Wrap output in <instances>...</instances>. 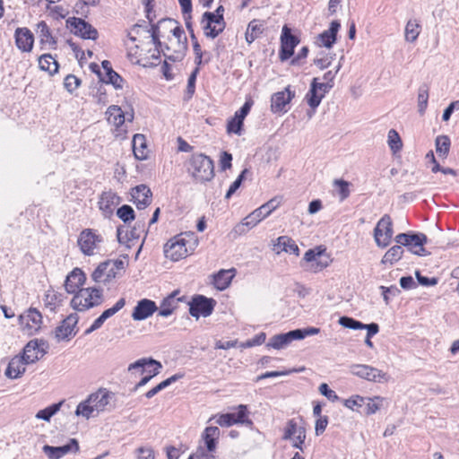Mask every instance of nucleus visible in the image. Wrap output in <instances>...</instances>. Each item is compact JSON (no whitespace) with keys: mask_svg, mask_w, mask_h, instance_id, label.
<instances>
[{"mask_svg":"<svg viewBox=\"0 0 459 459\" xmlns=\"http://www.w3.org/2000/svg\"><path fill=\"white\" fill-rule=\"evenodd\" d=\"M186 169L198 183L210 182L215 176L213 160L204 153H193L187 160Z\"/></svg>","mask_w":459,"mask_h":459,"instance_id":"obj_1","label":"nucleus"},{"mask_svg":"<svg viewBox=\"0 0 459 459\" xmlns=\"http://www.w3.org/2000/svg\"><path fill=\"white\" fill-rule=\"evenodd\" d=\"M198 241L193 232L181 233L169 239L164 246V254L172 261H178L186 257L189 251H193Z\"/></svg>","mask_w":459,"mask_h":459,"instance_id":"obj_2","label":"nucleus"},{"mask_svg":"<svg viewBox=\"0 0 459 459\" xmlns=\"http://www.w3.org/2000/svg\"><path fill=\"white\" fill-rule=\"evenodd\" d=\"M104 302L103 290L100 287L80 289L71 300V307L77 311L100 306Z\"/></svg>","mask_w":459,"mask_h":459,"instance_id":"obj_3","label":"nucleus"},{"mask_svg":"<svg viewBox=\"0 0 459 459\" xmlns=\"http://www.w3.org/2000/svg\"><path fill=\"white\" fill-rule=\"evenodd\" d=\"M320 329L317 327L298 328L288 333L272 336L267 343L268 347L281 350L287 347L294 340H302L307 336L317 334Z\"/></svg>","mask_w":459,"mask_h":459,"instance_id":"obj_4","label":"nucleus"},{"mask_svg":"<svg viewBox=\"0 0 459 459\" xmlns=\"http://www.w3.org/2000/svg\"><path fill=\"white\" fill-rule=\"evenodd\" d=\"M394 241L397 244L403 245V247H407V249L419 256H427L430 253L428 252L424 245L428 241V238L424 233L420 232H408V233H400L395 236Z\"/></svg>","mask_w":459,"mask_h":459,"instance_id":"obj_5","label":"nucleus"},{"mask_svg":"<svg viewBox=\"0 0 459 459\" xmlns=\"http://www.w3.org/2000/svg\"><path fill=\"white\" fill-rule=\"evenodd\" d=\"M169 32L174 37V39H169L171 46L174 47V53L169 56L164 54V56L172 62L181 61L187 51V38L185 30L177 23L169 28Z\"/></svg>","mask_w":459,"mask_h":459,"instance_id":"obj_6","label":"nucleus"},{"mask_svg":"<svg viewBox=\"0 0 459 459\" xmlns=\"http://www.w3.org/2000/svg\"><path fill=\"white\" fill-rule=\"evenodd\" d=\"M237 409V412L219 414L212 417L209 420L216 419V423L221 427H230L234 424H242L247 427L253 426V421L248 418L247 405L240 404Z\"/></svg>","mask_w":459,"mask_h":459,"instance_id":"obj_7","label":"nucleus"},{"mask_svg":"<svg viewBox=\"0 0 459 459\" xmlns=\"http://www.w3.org/2000/svg\"><path fill=\"white\" fill-rule=\"evenodd\" d=\"M329 265V258L324 257L323 251L315 249H308L300 262V266L304 271L309 273H318Z\"/></svg>","mask_w":459,"mask_h":459,"instance_id":"obj_8","label":"nucleus"},{"mask_svg":"<svg viewBox=\"0 0 459 459\" xmlns=\"http://www.w3.org/2000/svg\"><path fill=\"white\" fill-rule=\"evenodd\" d=\"M394 234L391 217L385 214L377 222L374 229V238L379 247H386L392 239Z\"/></svg>","mask_w":459,"mask_h":459,"instance_id":"obj_9","label":"nucleus"},{"mask_svg":"<svg viewBox=\"0 0 459 459\" xmlns=\"http://www.w3.org/2000/svg\"><path fill=\"white\" fill-rule=\"evenodd\" d=\"M67 27L71 32L85 39L95 40L98 39V30L89 22L82 18L71 17L66 21Z\"/></svg>","mask_w":459,"mask_h":459,"instance_id":"obj_10","label":"nucleus"},{"mask_svg":"<svg viewBox=\"0 0 459 459\" xmlns=\"http://www.w3.org/2000/svg\"><path fill=\"white\" fill-rule=\"evenodd\" d=\"M215 304L213 299L196 295L189 303V314L195 318L209 316L212 313Z\"/></svg>","mask_w":459,"mask_h":459,"instance_id":"obj_11","label":"nucleus"},{"mask_svg":"<svg viewBox=\"0 0 459 459\" xmlns=\"http://www.w3.org/2000/svg\"><path fill=\"white\" fill-rule=\"evenodd\" d=\"M299 39L291 33L290 28L284 25L281 35V48L279 57L281 61H286L294 54V48L299 45Z\"/></svg>","mask_w":459,"mask_h":459,"instance_id":"obj_12","label":"nucleus"},{"mask_svg":"<svg viewBox=\"0 0 459 459\" xmlns=\"http://www.w3.org/2000/svg\"><path fill=\"white\" fill-rule=\"evenodd\" d=\"M281 198L273 197L257 209L254 210L246 217L247 223L256 226L262 220L268 217L281 204Z\"/></svg>","mask_w":459,"mask_h":459,"instance_id":"obj_13","label":"nucleus"},{"mask_svg":"<svg viewBox=\"0 0 459 459\" xmlns=\"http://www.w3.org/2000/svg\"><path fill=\"white\" fill-rule=\"evenodd\" d=\"M48 348V344L44 340L34 339L30 341L22 351L25 362L29 364L35 363L47 353Z\"/></svg>","mask_w":459,"mask_h":459,"instance_id":"obj_14","label":"nucleus"},{"mask_svg":"<svg viewBox=\"0 0 459 459\" xmlns=\"http://www.w3.org/2000/svg\"><path fill=\"white\" fill-rule=\"evenodd\" d=\"M352 375L373 382H382L386 379V374L383 371L365 364H354L351 366Z\"/></svg>","mask_w":459,"mask_h":459,"instance_id":"obj_15","label":"nucleus"},{"mask_svg":"<svg viewBox=\"0 0 459 459\" xmlns=\"http://www.w3.org/2000/svg\"><path fill=\"white\" fill-rule=\"evenodd\" d=\"M79 317L76 313L70 314L66 316L55 330V337L58 342L70 340L77 333L75 330Z\"/></svg>","mask_w":459,"mask_h":459,"instance_id":"obj_16","label":"nucleus"},{"mask_svg":"<svg viewBox=\"0 0 459 459\" xmlns=\"http://www.w3.org/2000/svg\"><path fill=\"white\" fill-rule=\"evenodd\" d=\"M201 25L204 35L211 39L218 37L224 30L226 26L219 22V20L216 19L212 12L204 13L201 19Z\"/></svg>","mask_w":459,"mask_h":459,"instance_id":"obj_17","label":"nucleus"},{"mask_svg":"<svg viewBox=\"0 0 459 459\" xmlns=\"http://www.w3.org/2000/svg\"><path fill=\"white\" fill-rule=\"evenodd\" d=\"M79 443L75 438H71L69 443L61 446H51L45 445L43 452L48 459H60L69 453H77L79 451Z\"/></svg>","mask_w":459,"mask_h":459,"instance_id":"obj_18","label":"nucleus"},{"mask_svg":"<svg viewBox=\"0 0 459 459\" xmlns=\"http://www.w3.org/2000/svg\"><path fill=\"white\" fill-rule=\"evenodd\" d=\"M294 96L295 91H292L290 86L286 87L282 91L274 93L271 99V110L273 113L287 112L288 108L286 107Z\"/></svg>","mask_w":459,"mask_h":459,"instance_id":"obj_19","label":"nucleus"},{"mask_svg":"<svg viewBox=\"0 0 459 459\" xmlns=\"http://www.w3.org/2000/svg\"><path fill=\"white\" fill-rule=\"evenodd\" d=\"M20 325L27 328L30 334L34 333L40 328L42 316L36 308H30L19 316Z\"/></svg>","mask_w":459,"mask_h":459,"instance_id":"obj_20","label":"nucleus"},{"mask_svg":"<svg viewBox=\"0 0 459 459\" xmlns=\"http://www.w3.org/2000/svg\"><path fill=\"white\" fill-rule=\"evenodd\" d=\"M157 310L158 307L153 300L143 299L134 307L132 317L135 321H142L150 317Z\"/></svg>","mask_w":459,"mask_h":459,"instance_id":"obj_21","label":"nucleus"},{"mask_svg":"<svg viewBox=\"0 0 459 459\" xmlns=\"http://www.w3.org/2000/svg\"><path fill=\"white\" fill-rule=\"evenodd\" d=\"M341 28V23L338 21H333L330 23L328 30H324L316 39V44L318 47H325L331 48L337 39V33Z\"/></svg>","mask_w":459,"mask_h":459,"instance_id":"obj_22","label":"nucleus"},{"mask_svg":"<svg viewBox=\"0 0 459 459\" xmlns=\"http://www.w3.org/2000/svg\"><path fill=\"white\" fill-rule=\"evenodd\" d=\"M132 198L137 209H145L151 203L152 193L146 185H139L132 188Z\"/></svg>","mask_w":459,"mask_h":459,"instance_id":"obj_23","label":"nucleus"},{"mask_svg":"<svg viewBox=\"0 0 459 459\" xmlns=\"http://www.w3.org/2000/svg\"><path fill=\"white\" fill-rule=\"evenodd\" d=\"M100 241V237L91 230H83L78 238V245L84 255H91L96 247V243Z\"/></svg>","mask_w":459,"mask_h":459,"instance_id":"obj_24","label":"nucleus"},{"mask_svg":"<svg viewBox=\"0 0 459 459\" xmlns=\"http://www.w3.org/2000/svg\"><path fill=\"white\" fill-rule=\"evenodd\" d=\"M16 47L22 52H30L33 48L34 37L27 28H17L14 33Z\"/></svg>","mask_w":459,"mask_h":459,"instance_id":"obj_25","label":"nucleus"},{"mask_svg":"<svg viewBox=\"0 0 459 459\" xmlns=\"http://www.w3.org/2000/svg\"><path fill=\"white\" fill-rule=\"evenodd\" d=\"M117 277L112 266L108 261L100 263L91 274L92 280L97 283L108 284Z\"/></svg>","mask_w":459,"mask_h":459,"instance_id":"obj_26","label":"nucleus"},{"mask_svg":"<svg viewBox=\"0 0 459 459\" xmlns=\"http://www.w3.org/2000/svg\"><path fill=\"white\" fill-rule=\"evenodd\" d=\"M121 203V198L111 190L103 192L99 201L100 209L105 215H111L114 208Z\"/></svg>","mask_w":459,"mask_h":459,"instance_id":"obj_27","label":"nucleus"},{"mask_svg":"<svg viewBox=\"0 0 459 459\" xmlns=\"http://www.w3.org/2000/svg\"><path fill=\"white\" fill-rule=\"evenodd\" d=\"M85 281V274L84 273L79 269H74L65 279V288L68 293H74L82 289L81 287L83 285Z\"/></svg>","mask_w":459,"mask_h":459,"instance_id":"obj_28","label":"nucleus"},{"mask_svg":"<svg viewBox=\"0 0 459 459\" xmlns=\"http://www.w3.org/2000/svg\"><path fill=\"white\" fill-rule=\"evenodd\" d=\"M113 394L107 391L106 389H100L96 393L89 395L88 402L92 404L95 411H103L106 407L109 404L110 399L113 397Z\"/></svg>","mask_w":459,"mask_h":459,"instance_id":"obj_29","label":"nucleus"},{"mask_svg":"<svg viewBox=\"0 0 459 459\" xmlns=\"http://www.w3.org/2000/svg\"><path fill=\"white\" fill-rule=\"evenodd\" d=\"M24 357L22 355L14 356L10 361L5 370V375L9 378L16 379L25 372L26 365Z\"/></svg>","mask_w":459,"mask_h":459,"instance_id":"obj_30","label":"nucleus"},{"mask_svg":"<svg viewBox=\"0 0 459 459\" xmlns=\"http://www.w3.org/2000/svg\"><path fill=\"white\" fill-rule=\"evenodd\" d=\"M236 270L234 268L230 270H220L217 273L213 275V281L215 288L219 290H224L227 289L233 277L235 276Z\"/></svg>","mask_w":459,"mask_h":459,"instance_id":"obj_31","label":"nucleus"},{"mask_svg":"<svg viewBox=\"0 0 459 459\" xmlns=\"http://www.w3.org/2000/svg\"><path fill=\"white\" fill-rule=\"evenodd\" d=\"M153 368V375L157 376L160 373L162 365L160 361L153 359L152 358H143L140 359L134 363H131L128 366V371H132L133 369H141V372L143 373L146 370V368Z\"/></svg>","mask_w":459,"mask_h":459,"instance_id":"obj_32","label":"nucleus"},{"mask_svg":"<svg viewBox=\"0 0 459 459\" xmlns=\"http://www.w3.org/2000/svg\"><path fill=\"white\" fill-rule=\"evenodd\" d=\"M133 152L135 159L144 160L148 158L146 139L143 134H136L133 137Z\"/></svg>","mask_w":459,"mask_h":459,"instance_id":"obj_33","label":"nucleus"},{"mask_svg":"<svg viewBox=\"0 0 459 459\" xmlns=\"http://www.w3.org/2000/svg\"><path fill=\"white\" fill-rule=\"evenodd\" d=\"M177 294H178V290L172 292L162 300L158 316L167 317L173 313L174 309L177 307L178 302L180 300V299H176Z\"/></svg>","mask_w":459,"mask_h":459,"instance_id":"obj_34","label":"nucleus"},{"mask_svg":"<svg viewBox=\"0 0 459 459\" xmlns=\"http://www.w3.org/2000/svg\"><path fill=\"white\" fill-rule=\"evenodd\" d=\"M220 437V429L218 427L210 426L205 428L203 433V438L208 452H213L216 449L217 440Z\"/></svg>","mask_w":459,"mask_h":459,"instance_id":"obj_35","label":"nucleus"},{"mask_svg":"<svg viewBox=\"0 0 459 459\" xmlns=\"http://www.w3.org/2000/svg\"><path fill=\"white\" fill-rule=\"evenodd\" d=\"M264 22L256 19L248 23L245 35L248 44L253 43L264 32Z\"/></svg>","mask_w":459,"mask_h":459,"instance_id":"obj_36","label":"nucleus"},{"mask_svg":"<svg viewBox=\"0 0 459 459\" xmlns=\"http://www.w3.org/2000/svg\"><path fill=\"white\" fill-rule=\"evenodd\" d=\"M106 115L108 123L114 125L117 127L121 126L126 121L125 113L122 111L120 107L116 105L110 106L108 108Z\"/></svg>","mask_w":459,"mask_h":459,"instance_id":"obj_37","label":"nucleus"},{"mask_svg":"<svg viewBox=\"0 0 459 459\" xmlns=\"http://www.w3.org/2000/svg\"><path fill=\"white\" fill-rule=\"evenodd\" d=\"M403 245L397 244L393 246L382 257L381 264L393 265L403 257Z\"/></svg>","mask_w":459,"mask_h":459,"instance_id":"obj_38","label":"nucleus"},{"mask_svg":"<svg viewBox=\"0 0 459 459\" xmlns=\"http://www.w3.org/2000/svg\"><path fill=\"white\" fill-rule=\"evenodd\" d=\"M177 23L178 22L174 19L165 18L160 20L157 24H152L151 29L148 30L151 32L152 39H157V37H163L161 30H168L169 31V28Z\"/></svg>","mask_w":459,"mask_h":459,"instance_id":"obj_39","label":"nucleus"},{"mask_svg":"<svg viewBox=\"0 0 459 459\" xmlns=\"http://www.w3.org/2000/svg\"><path fill=\"white\" fill-rule=\"evenodd\" d=\"M39 66L41 70L47 71L49 74H54L58 70V63L50 54H43L39 57Z\"/></svg>","mask_w":459,"mask_h":459,"instance_id":"obj_40","label":"nucleus"},{"mask_svg":"<svg viewBox=\"0 0 459 459\" xmlns=\"http://www.w3.org/2000/svg\"><path fill=\"white\" fill-rule=\"evenodd\" d=\"M429 86L423 83L418 90V111L423 115L428 108Z\"/></svg>","mask_w":459,"mask_h":459,"instance_id":"obj_41","label":"nucleus"},{"mask_svg":"<svg viewBox=\"0 0 459 459\" xmlns=\"http://www.w3.org/2000/svg\"><path fill=\"white\" fill-rule=\"evenodd\" d=\"M277 246L290 254L299 255V248L293 239L287 236H281L277 238Z\"/></svg>","mask_w":459,"mask_h":459,"instance_id":"obj_42","label":"nucleus"},{"mask_svg":"<svg viewBox=\"0 0 459 459\" xmlns=\"http://www.w3.org/2000/svg\"><path fill=\"white\" fill-rule=\"evenodd\" d=\"M420 32V26L417 20H409L405 26V40L414 42L418 39Z\"/></svg>","mask_w":459,"mask_h":459,"instance_id":"obj_43","label":"nucleus"},{"mask_svg":"<svg viewBox=\"0 0 459 459\" xmlns=\"http://www.w3.org/2000/svg\"><path fill=\"white\" fill-rule=\"evenodd\" d=\"M324 93H320L316 89L315 84H310V89L306 95V100L308 106L312 109H316L321 103L322 99L324 98Z\"/></svg>","mask_w":459,"mask_h":459,"instance_id":"obj_44","label":"nucleus"},{"mask_svg":"<svg viewBox=\"0 0 459 459\" xmlns=\"http://www.w3.org/2000/svg\"><path fill=\"white\" fill-rule=\"evenodd\" d=\"M38 33L42 44L56 45V41L51 34V31L45 22H40L38 24Z\"/></svg>","mask_w":459,"mask_h":459,"instance_id":"obj_45","label":"nucleus"},{"mask_svg":"<svg viewBox=\"0 0 459 459\" xmlns=\"http://www.w3.org/2000/svg\"><path fill=\"white\" fill-rule=\"evenodd\" d=\"M367 397L360 396L359 394L352 395L350 398L343 401V405L348 409L352 411H356L358 412L360 411V408L364 406L366 403Z\"/></svg>","mask_w":459,"mask_h":459,"instance_id":"obj_46","label":"nucleus"},{"mask_svg":"<svg viewBox=\"0 0 459 459\" xmlns=\"http://www.w3.org/2000/svg\"><path fill=\"white\" fill-rule=\"evenodd\" d=\"M436 152L439 156L446 157L450 149V139L446 135H438L436 138Z\"/></svg>","mask_w":459,"mask_h":459,"instance_id":"obj_47","label":"nucleus"},{"mask_svg":"<svg viewBox=\"0 0 459 459\" xmlns=\"http://www.w3.org/2000/svg\"><path fill=\"white\" fill-rule=\"evenodd\" d=\"M62 403L63 402L53 403L48 407L39 411L36 414V418L46 421H49L51 417L54 416L60 410Z\"/></svg>","mask_w":459,"mask_h":459,"instance_id":"obj_48","label":"nucleus"},{"mask_svg":"<svg viewBox=\"0 0 459 459\" xmlns=\"http://www.w3.org/2000/svg\"><path fill=\"white\" fill-rule=\"evenodd\" d=\"M117 215L125 223H129L135 218L134 209L128 204H123L121 207H119L117 211Z\"/></svg>","mask_w":459,"mask_h":459,"instance_id":"obj_49","label":"nucleus"},{"mask_svg":"<svg viewBox=\"0 0 459 459\" xmlns=\"http://www.w3.org/2000/svg\"><path fill=\"white\" fill-rule=\"evenodd\" d=\"M101 80L106 83L112 84L116 89H121L124 82L123 78L113 69L106 73L105 77L101 78Z\"/></svg>","mask_w":459,"mask_h":459,"instance_id":"obj_50","label":"nucleus"},{"mask_svg":"<svg viewBox=\"0 0 459 459\" xmlns=\"http://www.w3.org/2000/svg\"><path fill=\"white\" fill-rule=\"evenodd\" d=\"M243 125H244V120L234 116L228 121L227 132L229 134H235L238 135H241Z\"/></svg>","mask_w":459,"mask_h":459,"instance_id":"obj_51","label":"nucleus"},{"mask_svg":"<svg viewBox=\"0 0 459 459\" xmlns=\"http://www.w3.org/2000/svg\"><path fill=\"white\" fill-rule=\"evenodd\" d=\"M381 403H382V398H380L379 396H375L374 398L367 397L366 403L364 404V406H365L364 412L367 415H371V414L376 413L380 409Z\"/></svg>","mask_w":459,"mask_h":459,"instance_id":"obj_52","label":"nucleus"},{"mask_svg":"<svg viewBox=\"0 0 459 459\" xmlns=\"http://www.w3.org/2000/svg\"><path fill=\"white\" fill-rule=\"evenodd\" d=\"M388 145L394 152L400 151L403 147L401 137L394 129L388 132Z\"/></svg>","mask_w":459,"mask_h":459,"instance_id":"obj_53","label":"nucleus"},{"mask_svg":"<svg viewBox=\"0 0 459 459\" xmlns=\"http://www.w3.org/2000/svg\"><path fill=\"white\" fill-rule=\"evenodd\" d=\"M339 324L349 329L352 330H362L364 329V324L359 320H356L350 316H342L339 319Z\"/></svg>","mask_w":459,"mask_h":459,"instance_id":"obj_54","label":"nucleus"},{"mask_svg":"<svg viewBox=\"0 0 459 459\" xmlns=\"http://www.w3.org/2000/svg\"><path fill=\"white\" fill-rule=\"evenodd\" d=\"M95 411L93 409V406L90 402H88V399L80 403L76 408L75 414L77 416H83L86 419H89L92 413Z\"/></svg>","mask_w":459,"mask_h":459,"instance_id":"obj_55","label":"nucleus"},{"mask_svg":"<svg viewBox=\"0 0 459 459\" xmlns=\"http://www.w3.org/2000/svg\"><path fill=\"white\" fill-rule=\"evenodd\" d=\"M247 172H248L247 169H243L241 171V173L238 176L236 180L230 186V187L225 195L226 199H230L236 193V191L240 187L243 180L245 179V176Z\"/></svg>","mask_w":459,"mask_h":459,"instance_id":"obj_56","label":"nucleus"},{"mask_svg":"<svg viewBox=\"0 0 459 459\" xmlns=\"http://www.w3.org/2000/svg\"><path fill=\"white\" fill-rule=\"evenodd\" d=\"M125 305L126 299L124 298H121L116 302V304L112 307L104 310L100 316L106 321L107 319L117 314L119 310H121L125 307Z\"/></svg>","mask_w":459,"mask_h":459,"instance_id":"obj_57","label":"nucleus"},{"mask_svg":"<svg viewBox=\"0 0 459 459\" xmlns=\"http://www.w3.org/2000/svg\"><path fill=\"white\" fill-rule=\"evenodd\" d=\"M333 185L338 189L340 200L343 201L350 195L349 182L343 179H335Z\"/></svg>","mask_w":459,"mask_h":459,"instance_id":"obj_58","label":"nucleus"},{"mask_svg":"<svg viewBox=\"0 0 459 459\" xmlns=\"http://www.w3.org/2000/svg\"><path fill=\"white\" fill-rule=\"evenodd\" d=\"M81 84V80L74 74H68L64 81L65 88L69 91H74Z\"/></svg>","mask_w":459,"mask_h":459,"instance_id":"obj_59","label":"nucleus"},{"mask_svg":"<svg viewBox=\"0 0 459 459\" xmlns=\"http://www.w3.org/2000/svg\"><path fill=\"white\" fill-rule=\"evenodd\" d=\"M320 394L332 402L339 401L340 397L332 390L326 383H322L318 388Z\"/></svg>","mask_w":459,"mask_h":459,"instance_id":"obj_60","label":"nucleus"},{"mask_svg":"<svg viewBox=\"0 0 459 459\" xmlns=\"http://www.w3.org/2000/svg\"><path fill=\"white\" fill-rule=\"evenodd\" d=\"M137 459H155V452L151 446H141L135 450Z\"/></svg>","mask_w":459,"mask_h":459,"instance_id":"obj_61","label":"nucleus"},{"mask_svg":"<svg viewBox=\"0 0 459 459\" xmlns=\"http://www.w3.org/2000/svg\"><path fill=\"white\" fill-rule=\"evenodd\" d=\"M255 226H251L249 223H247L246 217L242 220V221L237 224L231 233L234 237L241 236L246 234L250 229H253Z\"/></svg>","mask_w":459,"mask_h":459,"instance_id":"obj_62","label":"nucleus"},{"mask_svg":"<svg viewBox=\"0 0 459 459\" xmlns=\"http://www.w3.org/2000/svg\"><path fill=\"white\" fill-rule=\"evenodd\" d=\"M301 426H298L294 420H290L287 422V426L284 430L283 439H290L300 429Z\"/></svg>","mask_w":459,"mask_h":459,"instance_id":"obj_63","label":"nucleus"},{"mask_svg":"<svg viewBox=\"0 0 459 459\" xmlns=\"http://www.w3.org/2000/svg\"><path fill=\"white\" fill-rule=\"evenodd\" d=\"M254 104V101L251 99H247L243 106L235 112V115L237 117H239L240 119L244 120L245 117L247 116V114L250 112V109Z\"/></svg>","mask_w":459,"mask_h":459,"instance_id":"obj_64","label":"nucleus"}]
</instances>
